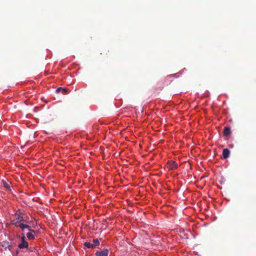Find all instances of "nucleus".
<instances>
[{"label": "nucleus", "instance_id": "obj_9", "mask_svg": "<svg viewBox=\"0 0 256 256\" xmlns=\"http://www.w3.org/2000/svg\"><path fill=\"white\" fill-rule=\"evenodd\" d=\"M27 238L30 240H34L35 238V236H34V234L33 232H29L26 234Z\"/></svg>", "mask_w": 256, "mask_h": 256}, {"label": "nucleus", "instance_id": "obj_7", "mask_svg": "<svg viewBox=\"0 0 256 256\" xmlns=\"http://www.w3.org/2000/svg\"><path fill=\"white\" fill-rule=\"evenodd\" d=\"M230 151L228 149V148L224 149L223 151H222L223 158L224 159H226L228 158L229 156H230Z\"/></svg>", "mask_w": 256, "mask_h": 256}, {"label": "nucleus", "instance_id": "obj_14", "mask_svg": "<svg viewBox=\"0 0 256 256\" xmlns=\"http://www.w3.org/2000/svg\"><path fill=\"white\" fill-rule=\"evenodd\" d=\"M62 90H64V88H61V87H59L56 90V92L57 93H59L60 92H62Z\"/></svg>", "mask_w": 256, "mask_h": 256}, {"label": "nucleus", "instance_id": "obj_5", "mask_svg": "<svg viewBox=\"0 0 256 256\" xmlns=\"http://www.w3.org/2000/svg\"><path fill=\"white\" fill-rule=\"evenodd\" d=\"M28 242L26 241L24 236H22L21 238V242L18 244V248L20 249H22L24 248H27L28 247Z\"/></svg>", "mask_w": 256, "mask_h": 256}, {"label": "nucleus", "instance_id": "obj_6", "mask_svg": "<svg viewBox=\"0 0 256 256\" xmlns=\"http://www.w3.org/2000/svg\"><path fill=\"white\" fill-rule=\"evenodd\" d=\"M108 251L107 249L104 250L101 252H97L96 254V256H108Z\"/></svg>", "mask_w": 256, "mask_h": 256}, {"label": "nucleus", "instance_id": "obj_1", "mask_svg": "<svg viewBox=\"0 0 256 256\" xmlns=\"http://www.w3.org/2000/svg\"><path fill=\"white\" fill-rule=\"evenodd\" d=\"M16 219L14 220H18L20 222H28V216L22 213L20 210L18 209L15 214Z\"/></svg>", "mask_w": 256, "mask_h": 256}, {"label": "nucleus", "instance_id": "obj_2", "mask_svg": "<svg viewBox=\"0 0 256 256\" xmlns=\"http://www.w3.org/2000/svg\"><path fill=\"white\" fill-rule=\"evenodd\" d=\"M2 246L6 250H8L12 252L14 250V246L10 244L9 242L4 241L2 242Z\"/></svg>", "mask_w": 256, "mask_h": 256}, {"label": "nucleus", "instance_id": "obj_4", "mask_svg": "<svg viewBox=\"0 0 256 256\" xmlns=\"http://www.w3.org/2000/svg\"><path fill=\"white\" fill-rule=\"evenodd\" d=\"M168 168L170 170H174L178 168L177 163L173 160L168 161L167 162Z\"/></svg>", "mask_w": 256, "mask_h": 256}, {"label": "nucleus", "instance_id": "obj_10", "mask_svg": "<svg viewBox=\"0 0 256 256\" xmlns=\"http://www.w3.org/2000/svg\"><path fill=\"white\" fill-rule=\"evenodd\" d=\"M3 186L4 187L8 190H10V186L8 183L4 180H2Z\"/></svg>", "mask_w": 256, "mask_h": 256}, {"label": "nucleus", "instance_id": "obj_8", "mask_svg": "<svg viewBox=\"0 0 256 256\" xmlns=\"http://www.w3.org/2000/svg\"><path fill=\"white\" fill-rule=\"evenodd\" d=\"M231 134L230 128L229 126H226L224 131V135L226 136H229Z\"/></svg>", "mask_w": 256, "mask_h": 256}, {"label": "nucleus", "instance_id": "obj_11", "mask_svg": "<svg viewBox=\"0 0 256 256\" xmlns=\"http://www.w3.org/2000/svg\"><path fill=\"white\" fill-rule=\"evenodd\" d=\"M84 246H86L88 248H94V244H91L89 242H86L84 244Z\"/></svg>", "mask_w": 256, "mask_h": 256}, {"label": "nucleus", "instance_id": "obj_15", "mask_svg": "<svg viewBox=\"0 0 256 256\" xmlns=\"http://www.w3.org/2000/svg\"><path fill=\"white\" fill-rule=\"evenodd\" d=\"M64 90H62V92L64 94H66L68 92V90L67 89H66V88H64Z\"/></svg>", "mask_w": 256, "mask_h": 256}, {"label": "nucleus", "instance_id": "obj_16", "mask_svg": "<svg viewBox=\"0 0 256 256\" xmlns=\"http://www.w3.org/2000/svg\"><path fill=\"white\" fill-rule=\"evenodd\" d=\"M29 230H30L32 232H34V233L35 232L34 230H30V229H29Z\"/></svg>", "mask_w": 256, "mask_h": 256}, {"label": "nucleus", "instance_id": "obj_12", "mask_svg": "<svg viewBox=\"0 0 256 256\" xmlns=\"http://www.w3.org/2000/svg\"><path fill=\"white\" fill-rule=\"evenodd\" d=\"M93 242L94 244V246L95 247L96 246H98L100 244V242L98 239H94Z\"/></svg>", "mask_w": 256, "mask_h": 256}, {"label": "nucleus", "instance_id": "obj_3", "mask_svg": "<svg viewBox=\"0 0 256 256\" xmlns=\"http://www.w3.org/2000/svg\"><path fill=\"white\" fill-rule=\"evenodd\" d=\"M12 224H15L16 226L18 227L22 230H24L26 228H30V226L28 224H26L22 223V222H20L18 220H12Z\"/></svg>", "mask_w": 256, "mask_h": 256}, {"label": "nucleus", "instance_id": "obj_13", "mask_svg": "<svg viewBox=\"0 0 256 256\" xmlns=\"http://www.w3.org/2000/svg\"><path fill=\"white\" fill-rule=\"evenodd\" d=\"M13 256H18V250H16V252L14 251V249L12 252H11Z\"/></svg>", "mask_w": 256, "mask_h": 256}]
</instances>
